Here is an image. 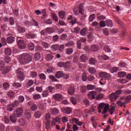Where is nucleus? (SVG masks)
<instances>
[{
  "instance_id": "nucleus-1",
  "label": "nucleus",
  "mask_w": 131,
  "mask_h": 131,
  "mask_svg": "<svg viewBox=\"0 0 131 131\" xmlns=\"http://www.w3.org/2000/svg\"><path fill=\"white\" fill-rule=\"evenodd\" d=\"M23 113V108L22 107H18L14 113L10 116V121L12 123H15L17 121V117H20Z\"/></svg>"
},
{
  "instance_id": "nucleus-2",
  "label": "nucleus",
  "mask_w": 131,
  "mask_h": 131,
  "mask_svg": "<svg viewBox=\"0 0 131 131\" xmlns=\"http://www.w3.org/2000/svg\"><path fill=\"white\" fill-rule=\"evenodd\" d=\"M19 59L20 63L23 65L28 64V63L32 61V57L29 53H24L21 54Z\"/></svg>"
},
{
  "instance_id": "nucleus-3",
  "label": "nucleus",
  "mask_w": 131,
  "mask_h": 131,
  "mask_svg": "<svg viewBox=\"0 0 131 131\" xmlns=\"http://www.w3.org/2000/svg\"><path fill=\"white\" fill-rule=\"evenodd\" d=\"M130 100H131L130 96H124L121 98L120 100L118 102V105H119V106H123L124 104H127V103H128V102H129Z\"/></svg>"
},
{
  "instance_id": "nucleus-4",
  "label": "nucleus",
  "mask_w": 131,
  "mask_h": 131,
  "mask_svg": "<svg viewBox=\"0 0 131 131\" xmlns=\"http://www.w3.org/2000/svg\"><path fill=\"white\" fill-rule=\"evenodd\" d=\"M109 104L100 103L98 107V109H103L102 114L105 115L107 114V112H108V110H109Z\"/></svg>"
},
{
  "instance_id": "nucleus-5",
  "label": "nucleus",
  "mask_w": 131,
  "mask_h": 131,
  "mask_svg": "<svg viewBox=\"0 0 131 131\" xmlns=\"http://www.w3.org/2000/svg\"><path fill=\"white\" fill-rule=\"evenodd\" d=\"M20 105V102L18 100L14 101L12 104H9L7 106V110L9 112H12L14 108L18 107Z\"/></svg>"
},
{
  "instance_id": "nucleus-6",
  "label": "nucleus",
  "mask_w": 131,
  "mask_h": 131,
  "mask_svg": "<svg viewBox=\"0 0 131 131\" xmlns=\"http://www.w3.org/2000/svg\"><path fill=\"white\" fill-rule=\"evenodd\" d=\"M16 40L17 41L18 48L20 50H24V49L26 48V46H25V43H24V41H23L21 37H18L16 39Z\"/></svg>"
},
{
  "instance_id": "nucleus-7",
  "label": "nucleus",
  "mask_w": 131,
  "mask_h": 131,
  "mask_svg": "<svg viewBox=\"0 0 131 131\" xmlns=\"http://www.w3.org/2000/svg\"><path fill=\"white\" fill-rule=\"evenodd\" d=\"M83 6L82 5L80 4L79 5V7L78 9H76V8H74L73 10L74 14L75 15V16H78V14H81V15H83Z\"/></svg>"
},
{
  "instance_id": "nucleus-8",
  "label": "nucleus",
  "mask_w": 131,
  "mask_h": 131,
  "mask_svg": "<svg viewBox=\"0 0 131 131\" xmlns=\"http://www.w3.org/2000/svg\"><path fill=\"white\" fill-rule=\"evenodd\" d=\"M76 88L73 85H71L68 88V94L70 95V96H72V95H74V93H75Z\"/></svg>"
},
{
  "instance_id": "nucleus-9",
  "label": "nucleus",
  "mask_w": 131,
  "mask_h": 131,
  "mask_svg": "<svg viewBox=\"0 0 131 131\" xmlns=\"http://www.w3.org/2000/svg\"><path fill=\"white\" fill-rule=\"evenodd\" d=\"M16 73L17 75L18 78H19L21 80H23L24 79V77L23 76V71L21 69H18L16 70Z\"/></svg>"
},
{
  "instance_id": "nucleus-10",
  "label": "nucleus",
  "mask_w": 131,
  "mask_h": 131,
  "mask_svg": "<svg viewBox=\"0 0 131 131\" xmlns=\"http://www.w3.org/2000/svg\"><path fill=\"white\" fill-rule=\"evenodd\" d=\"M53 98L55 101H61L63 99V95L61 94L56 93L53 95Z\"/></svg>"
},
{
  "instance_id": "nucleus-11",
  "label": "nucleus",
  "mask_w": 131,
  "mask_h": 131,
  "mask_svg": "<svg viewBox=\"0 0 131 131\" xmlns=\"http://www.w3.org/2000/svg\"><path fill=\"white\" fill-rule=\"evenodd\" d=\"M96 95L97 91H91L88 93V96L90 100H93V99H96Z\"/></svg>"
},
{
  "instance_id": "nucleus-12",
  "label": "nucleus",
  "mask_w": 131,
  "mask_h": 131,
  "mask_svg": "<svg viewBox=\"0 0 131 131\" xmlns=\"http://www.w3.org/2000/svg\"><path fill=\"white\" fill-rule=\"evenodd\" d=\"M28 106H30L31 107V110H32V111H35V110L37 109V105L32 101L28 102Z\"/></svg>"
},
{
  "instance_id": "nucleus-13",
  "label": "nucleus",
  "mask_w": 131,
  "mask_h": 131,
  "mask_svg": "<svg viewBox=\"0 0 131 131\" xmlns=\"http://www.w3.org/2000/svg\"><path fill=\"white\" fill-rule=\"evenodd\" d=\"M26 38H28V39L35 38V37H36V34L29 32V33L26 34Z\"/></svg>"
},
{
  "instance_id": "nucleus-14",
  "label": "nucleus",
  "mask_w": 131,
  "mask_h": 131,
  "mask_svg": "<svg viewBox=\"0 0 131 131\" xmlns=\"http://www.w3.org/2000/svg\"><path fill=\"white\" fill-rule=\"evenodd\" d=\"M61 111L65 114H70L72 110L70 107H62L61 108Z\"/></svg>"
},
{
  "instance_id": "nucleus-15",
  "label": "nucleus",
  "mask_w": 131,
  "mask_h": 131,
  "mask_svg": "<svg viewBox=\"0 0 131 131\" xmlns=\"http://www.w3.org/2000/svg\"><path fill=\"white\" fill-rule=\"evenodd\" d=\"M57 122L58 123H61V119H60V118L56 117L54 118L52 121L51 124L52 125H56V123H57Z\"/></svg>"
},
{
  "instance_id": "nucleus-16",
  "label": "nucleus",
  "mask_w": 131,
  "mask_h": 131,
  "mask_svg": "<svg viewBox=\"0 0 131 131\" xmlns=\"http://www.w3.org/2000/svg\"><path fill=\"white\" fill-rule=\"evenodd\" d=\"M80 61L81 62H86L87 60H89V57H88V55L87 54H83L80 56Z\"/></svg>"
},
{
  "instance_id": "nucleus-17",
  "label": "nucleus",
  "mask_w": 131,
  "mask_h": 131,
  "mask_svg": "<svg viewBox=\"0 0 131 131\" xmlns=\"http://www.w3.org/2000/svg\"><path fill=\"white\" fill-rule=\"evenodd\" d=\"M54 59V56H53V53L47 54L46 56V61H52Z\"/></svg>"
},
{
  "instance_id": "nucleus-18",
  "label": "nucleus",
  "mask_w": 131,
  "mask_h": 131,
  "mask_svg": "<svg viewBox=\"0 0 131 131\" xmlns=\"http://www.w3.org/2000/svg\"><path fill=\"white\" fill-rule=\"evenodd\" d=\"M15 41V37L13 36H9L7 38V42L8 43H13Z\"/></svg>"
},
{
  "instance_id": "nucleus-19",
  "label": "nucleus",
  "mask_w": 131,
  "mask_h": 131,
  "mask_svg": "<svg viewBox=\"0 0 131 131\" xmlns=\"http://www.w3.org/2000/svg\"><path fill=\"white\" fill-rule=\"evenodd\" d=\"M4 53L6 56H11L12 55V51L9 48H6Z\"/></svg>"
},
{
  "instance_id": "nucleus-20",
  "label": "nucleus",
  "mask_w": 131,
  "mask_h": 131,
  "mask_svg": "<svg viewBox=\"0 0 131 131\" xmlns=\"http://www.w3.org/2000/svg\"><path fill=\"white\" fill-rule=\"evenodd\" d=\"M97 63V59L95 58L91 57L89 59V64L90 65H96Z\"/></svg>"
},
{
  "instance_id": "nucleus-21",
  "label": "nucleus",
  "mask_w": 131,
  "mask_h": 131,
  "mask_svg": "<svg viewBox=\"0 0 131 131\" xmlns=\"http://www.w3.org/2000/svg\"><path fill=\"white\" fill-rule=\"evenodd\" d=\"M86 32H88V29H86V28H84L80 31V34L83 36H85L86 35Z\"/></svg>"
},
{
  "instance_id": "nucleus-22",
  "label": "nucleus",
  "mask_w": 131,
  "mask_h": 131,
  "mask_svg": "<svg viewBox=\"0 0 131 131\" xmlns=\"http://www.w3.org/2000/svg\"><path fill=\"white\" fill-rule=\"evenodd\" d=\"M72 32H73V33H76L77 34H78V33L80 32V28L76 27L74 28H73L72 29Z\"/></svg>"
},
{
  "instance_id": "nucleus-23",
  "label": "nucleus",
  "mask_w": 131,
  "mask_h": 131,
  "mask_svg": "<svg viewBox=\"0 0 131 131\" xmlns=\"http://www.w3.org/2000/svg\"><path fill=\"white\" fill-rule=\"evenodd\" d=\"M90 51H92V52H98L99 51V47L94 45L91 47Z\"/></svg>"
},
{
  "instance_id": "nucleus-24",
  "label": "nucleus",
  "mask_w": 131,
  "mask_h": 131,
  "mask_svg": "<svg viewBox=\"0 0 131 131\" xmlns=\"http://www.w3.org/2000/svg\"><path fill=\"white\" fill-rule=\"evenodd\" d=\"M88 71L91 74H96L97 73V70L95 68L90 67L89 68Z\"/></svg>"
},
{
  "instance_id": "nucleus-25",
  "label": "nucleus",
  "mask_w": 131,
  "mask_h": 131,
  "mask_svg": "<svg viewBox=\"0 0 131 131\" xmlns=\"http://www.w3.org/2000/svg\"><path fill=\"white\" fill-rule=\"evenodd\" d=\"M63 72L62 71H58L55 74V77L56 78H61L63 77Z\"/></svg>"
},
{
  "instance_id": "nucleus-26",
  "label": "nucleus",
  "mask_w": 131,
  "mask_h": 131,
  "mask_svg": "<svg viewBox=\"0 0 131 131\" xmlns=\"http://www.w3.org/2000/svg\"><path fill=\"white\" fill-rule=\"evenodd\" d=\"M27 46L29 48L30 51H33L34 50L35 46L34 44L32 42H29L27 43Z\"/></svg>"
},
{
  "instance_id": "nucleus-27",
  "label": "nucleus",
  "mask_w": 131,
  "mask_h": 131,
  "mask_svg": "<svg viewBox=\"0 0 131 131\" xmlns=\"http://www.w3.org/2000/svg\"><path fill=\"white\" fill-rule=\"evenodd\" d=\"M17 31L19 33H24L25 32V28L22 27L20 26H18L17 27Z\"/></svg>"
},
{
  "instance_id": "nucleus-28",
  "label": "nucleus",
  "mask_w": 131,
  "mask_h": 131,
  "mask_svg": "<svg viewBox=\"0 0 131 131\" xmlns=\"http://www.w3.org/2000/svg\"><path fill=\"white\" fill-rule=\"evenodd\" d=\"M105 24L108 27H112L113 26V23H112V20L111 19H107L105 21Z\"/></svg>"
},
{
  "instance_id": "nucleus-29",
  "label": "nucleus",
  "mask_w": 131,
  "mask_h": 131,
  "mask_svg": "<svg viewBox=\"0 0 131 131\" xmlns=\"http://www.w3.org/2000/svg\"><path fill=\"white\" fill-rule=\"evenodd\" d=\"M118 97V96L114 93H113L110 95V99L111 100H112V101H114V100H116Z\"/></svg>"
},
{
  "instance_id": "nucleus-30",
  "label": "nucleus",
  "mask_w": 131,
  "mask_h": 131,
  "mask_svg": "<svg viewBox=\"0 0 131 131\" xmlns=\"http://www.w3.org/2000/svg\"><path fill=\"white\" fill-rule=\"evenodd\" d=\"M35 118H39L41 116V112L40 111H37L34 115Z\"/></svg>"
},
{
  "instance_id": "nucleus-31",
  "label": "nucleus",
  "mask_w": 131,
  "mask_h": 131,
  "mask_svg": "<svg viewBox=\"0 0 131 131\" xmlns=\"http://www.w3.org/2000/svg\"><path fill=\"white\" fill-rule=\"evenodd\" d=\"M3 88L5 91H8L10 88V84L8 82H4L3 83Z\"/></svg>"
},
{
  "instance_id": "nucleus-32",
  "label": "nucleus",
  "mask_w": 131,
  "mask_h": 131,
  "mask_svg": "<svg viewBox=\"0 0 131 131\" xmlns=\"http://www.w3.org/2000/svg\"><path fill=\"white\" fill-rule=\"evenodd\" d=\"M71 67V62L70 61H67L64 62V68H67L69 69Z\"/></svg>"
},
{
  "instance_id": "nucleus-33",
  "label": "nucleus",
  "mask_w": 131,
  "mask_h": 131,
  "mask_svg": "<svg viewBox=\"0 0 131 131\" xmlns=\"http://www.w3.org/2000/svg\"><path fill=\"white\" fill-rule=\"evenodd\" d=\"M11 69V68L10 67H7L6 68H4V71H2L3 74H7L9 71H10V70Z\"/></svg>"
},
{
  "instance_id": "nucleus-34",
  "label": "nucleus",
  "mask_w": 131,
  "mask_h": 131,
  "mask_svg": "<svg viewBox=\"0 0 131 131\" xmlns=\"http://www.w3.org/2000/svg\"><path fill=\"white\" fill-rule=\"evenodd\" d=\"M34 57L36 61H38L40 58V54H39L38 52L35 53Z\"/></svg>"
},
{
  "instance_id": "nucleus-35",
  "label": "nucleus",
  "mask_w": 131,
  "mask_h": 131,
  "mask_svg": "<svg viewBox=\"0 0 131 131\" xmlns=\"http://www.w3.org/2000/svg\"><path fill=\"white\" fill-rule=\"evenodd\" d=\"M59 110H58L57 108H53L51 111V113L53 114V115H55V114H59Z\"/></svg>"
},
{
  "instance_id": "nucleus-36",
  "label": "nucleus",
  "mask_w": 131,
  "mask_h": 131,
  "mask_svg": "<svg viewBox=\"0 0 131 131\" xmlns=\"http://www.w3.org/2000/svg\"><path fill=\"white\" fill-rule=\"evenodd\" d=\"M5 70V62L3 61H0V70L3 71Z\"/></svg>"
},
{
  "instance_id": "nucleus-37",
  "label": "nucleus",
  "mask_w": 131,
  "mask_h": 131,
  "mask_svg": "<svg viewBox=\"0 0 131 131\" xmlns=\"http://www.w3.org/2000/svg\"><path fill=\"white\" fill-rule=\"evenodd\" d=\"M45 126L46 129H50V126H51V121H47L45 123Z\"/></svg>"
},
{
  "instance_id": "nucleus-38",
  "label": "nucleus",
  "mask_w": 131,
  "mask_h": 131,
  "mask_svg": "<svg viewBox=\"0 0 131 131\" xmlns=\"http://www.w3.org/2000/svg\"><path fill=\"white\" fill-rule=\"evenodd\" d=\"M33 85V80H29L27 83V88H30Z\"/></svg>"
},
{
  "instance_id": "nucleus-39",
  "label": "nucleus",
  "mask_w": 131,
  "mask_h": 131,
  "mask_svg": "<svg viewBox=\"0 0 131 131\" xmlns=\"http://www.w3.org/2000/svg\"><path fill=\"white\" fill-rule=\"evenodd\" d=\"M95 89H96V86L95 85L88 84L87 85V90L91 91L92 90H95Z\"/></svg>"
},
{
  "instance_id": "nucleus-40",
  "label": "nucleus",
  "mask_w": 131,
  "mask_h": 131,
  "mask_svg": "<svg viewBox=\"0 0 131 131\" xmlns=\"http://www.w3.org/2000/svg\"><path fill=\"white\" fill-rule=\"evenodd\" d=\"M51 17L53 18V20L56 22H58V16H57V14L55 13H52Z\"/></svg>"
},
{
  "instance_id": "nucleus-41",
  "label": "nucleus",
  "mask_w": 131,
  "mask_h": 131,
  "mask_svg": "<svg viewBox=\"0 0 131 131\" xmlns=\"http://www.w3.org/2000/svg\"><path fill=\"white\" fill-rule=\"evenodd\" d=\"M51 49L52 51H56L59 49V45H53L51 46Z\"/></svg>"
},
{
  "instance_id": "nucleus-42",
  "label": "nucleus",
  "mask_w": 131,
  "mask_h": 131,
  "mask_svg": "<svg viewBox=\"0 0 131 131\" xmlns=\"http://www.w3.org/2000/svg\"><path fill=\"white\" fill-rule=\"evenodd\" d=\"M66 53L68 55H71L73 53V49L72 48H68L66 50Z\"/></svg>"
},
{
  "instance_id": "nucleus-43",
  "label": "nucleus",
  "mask_w": 131,
  "mask_h": 131,
  "mask_svg": "<svg viewBox=\"0 0 131 131\" xmlns=\"http://www.w3.org/2000/svg\"><path fill=\"white\" fill-rule=\"evenodd\" d=\"M58 15L61 19H63L64 17H65V12L64 11H60L58 12Z\"/></svg>"
},
{
  "instance_id": "nucleus-44",
  "label": "nucleus",
  "mask_w": 131,
  "mask_h": 131,
  "mask_svg": "<svg viewBox=\"0 0 131 131\" xmlns=\"http://www.w3.org/2000/svg\"><path fill=\"white\" fill-rule=\"evenodd\" d=\"M8 20H9V24H10V25L13 26V25H14V24H15L14 18H13V17H10Z\"/></svg>"
},
{
  "instance_id": "nucleus-45",
  "label": "nucleus",
  "mask_w": 131,
  "mask_h": 131,
  "mask_svg": "<svg viewBox=\"0 0 131 131\" xmlns=\"http://www.w3.org/2000/svg\"><path fill=\"white\" fill-rule=\"evenodd\" d=\"M126 75V73L125 72H120L118 73L119 77H124Z\"/></svg>"
},
{
  "instance_id": "nucleus-46",
  "label": "nucleus",
  "mask_w": 131,
  "mask_h": 131,
  "mask_svg": "<svg viewBox=\"0 0 131 131\" xmlns=\"http://www.w3.org/2000/svg\"><path fill=\"white\" fill-rule=\"evenodd\" d=\"M42 96L45 98H46L47 97H48V96H49V91H48L47 90H45L43 91L42 93Z\"/></svg>"
},
{
  "instance_id": "nucleus-47",
  "label": "nucleus",
  "mask_w": 131,
  "mask_h": 131,
  "mask_svg": "<svg viewBox=\"0 0 131 131\" xmlns=\"http://www.w3.org/2000/svg\"><path fill=\"white\" fill-rule=\"evenodd\" d=\"M51 118V114L49 113H48L45 115V120H47V121H50V119Z\"/></svg>"
},
{
  "instance_id": "nucleus-48",
  "label": "nucleus",
  "mask_w": 131,
  "mask_h": 131,
  "mask_svg": "<svg viewBox=\"0 0 131 131\" xmlns=\"http://www.w3.org/2000/svg\"><path fill=\"white\" fill-rule=\"evenodd\" d=\"M40 95L39 94H34L33 96V99H34V100H38V99H40Z\"/></svg>"
},
{
  "instance_id": "nucleus-49",
  "label": "nucleus",
  "mask_w": 131,
  "mask_h": 131,
  "mask_svg": "<svg viewBox=\"0 0 131 131\" xmlns=\"http://www.w3.org/2000/svg\"><path fill=\"white\" fill-rule=\"evenodd\" d=\"M99 76L100 77H107V73L105 72H102L99 73Z\"/></svg>"
},
{
  "instance_id": "nucleus-50",
  "label": "nucleus",
  "mask_w": 131,
  "mask_h": 131,
  "mask_svg": "<svg viewBox=\"0 0 131 131\" xmlns=\"http://www.w3.org/2000/svg\"><path fill=\"white\" fill-rule=\"evenodd\" d=\"M95 17H96V15H95V14H92L89 17V21L90 22H93V21H94V20H95Z\"/></svg>"
},
{
  "instance_id": "nucleus-51",
  "label": "nucleus",
  "mask_w": 131,
  "mask_h": 131,
  "mask_svg": "<svg viewBox=\"0 0 131 131\" xmlns=\"http://www.w3.org/2000/svg\"><path fill=\"white\" fill-rule=\"evenodd\" d=\"M71 101L72 104H73L74 105H76V104H77V100H76V99L74 98V97H71Z\"/></svg>"
},
{
  "instance_id": "nucleus-52",
  "label": "nucleus",
  "mask_w": 131,
  "mask_h": 131,
  "mask_svg": "<svg viewBox=\"0 0 131 131\" xmlns=\"http://www.w3.org/2000/svg\"><path fill=\"white\" fill-rule=\"evenodd\" d=\"M66 47H72L74 46V42L73 41H69L66 44Z\"/></svg>"
},
{
  "instance_id": "nucleus-53",
  "label": "nucleus",
  "mask_w": 131,
  "mask_h": 131,
  "mask_svg": "<svg viewBox=\"0 0 131 131\" xmlns=\"http://www.w3.org/2000/svg\"><path fill=\"white\" fill-rule=\"evenodd\" d=\"M25 116L26 118H28V119H29L31 118V113L30 112H27L25 114Z\"/></svg>"
},
{
  "instance_id": "nucleus-54",
  "label": "nucleus",
  "mask_w": 131,
  "mask_h": 131,
  "mask_svg": "<svg viewBox=\"0 0 131 131\" xmlns=\"http://www.w3.org/2000/svg\"><path fill=\"white\" fill-rule=\"evenodd\" d=\"M13 86L16 89H17V88H21V84H20V83L15 82L13 83Z\"/></svg>"
},
{
  "instance_id": "nucleus-55",
  "label": "nucleus",
  "mask_w": 131,
  "mask_h": 131,
  "mask_svg": "<svg viewBox=\"0 0 131 131\" xmlns=\"http://www.w3.org/2000/svg\"><path fill=\"white\" fill-rule=\"evenodd\" d=\"M67 38V34H62L60 36V39H61V40H65V39H66Z\"/></svg>"
},
{
  "instance_id": "nucleus-56",
  "label": "nucleus",
  "mask_w": 131,
  "mask_h": 131,
  "mask_svg": "<svg viewBox=\"0 0 131 131\" xmlns=\"http://www.w3.org/2000/svg\"><path fill=\"white\" fill-rule=\"evenodd\" d=\"M103 49H104L105 52H107V53L111 52V50L109 48V46H108L107 45L104 46Z\"/></svg>"
},
{
  "instance_id": "nucleus-57",
  "label": "nucleus",
  "mask_w": 131,
  "mask_h": 131,
  "mask_svg": "<svg viewBox=\"0 0 131 131\" xmlns=\"http://www.w3.org/2000/svg\"><path fill=\"white\" fill-rule=\"evenodd\" d=\"M100 26L101 27H105L106 26V21L101 20L99 23Z\"/></svg>"
},
{
  "instance_id": "nucleus-58",
  "label": "nucleus",
  "mask_w": 131,
  "mask_h": 131,
  "mask_svg": "<svg viewBox=\"0 0 131 131\" xmlns=\"http://www.w3.org/2000/svg\"><path fill=\"white\" fill-rule=\"evenodd\" d=\"M18 122L21 125H24V124H25V120L24 119H19L18 120Z\"/></svg>"
},
{
  "instance_id": "nucleus-59",
  "label": "nucleus",
  "mask_w": 131,
  "mask_h": 131,
  "mask_svg": "<svg viewBox=\"0 0 131 131\" xmlns=\"http://www.w3.org/2000/svg\"><path fill=\"white\" fill-rule=\"evenodd\" d=\"M46 32H47V33H53L54 32V31L51 28H47L46 29Z\"/></svg>"
},
{
  "instance_id": "nucleus-60",
  "label": "nucleus",
  "mask_w": 131,
  "mask_h": 131,
  "mask_svg": "<svg viewBox=\"0 0 131 131\" xmlns=\"http://www.w3.org/2000/svg\"><path fill=\"white\" fill-rule=\"evenodd\" d=\"M25 98H24V96H20L18 97V101L20 102V103H23L24 102V100Z\"/></svg>"
},
{
  "instance_id": "nucleus-61",
  "label": "nucleus",
  "mask_w": 131,
  "mask_h": 131,
  "mask_svg": "<svg viewBox=\"0 0 131 131\" xmlns=\"http://www.w3.org/2000/svg\"><path fill=\"white\" fill-rule=\"evenodd\" d=\"M52 39L53 41H58V40L59 39V35H55L53 36Z\"/></svg>"
},
{
  "instance_id": "nucleus-62",
  "label": "nucleus",
  "mask_w": 131,
  "mask_h": 131,
  "mask_svg": "<svg viewBox=\"0 0 131 131\" xmlns=\"http://www.w3.org/2000/svg\"><path fill=\"white\" fill-rule=\"evenodd\" d=\"M81 92L82 93H85L86 92V86H81Z\"/></svg>"
},
{
  "instance_id": "nucleus-63",
  "label": "nucleus",
  "mask_w": 131,
  "mask_h": 131,
  "mask_svg": "<svg viewBox=\"0 0 131 131\" xmlns=\"http://www.w3.org/2000/svg\"><path fill=\"white\" fill-rule=\"evenodd\" d=\"M31 76L32 78H35L37 76V73H36L35 72H32L31 73Z\"/></svg>"
},
{
  "instance_id": "nucleus-64",
  "label": "nucleus",
  "mask_w": 131,
  "mask_h": 131,
  "mask_svg": "<svg viewBox=\"0 0 131 131\" xmlns=\"http://www.w3.org/2000/svg\"><path fill=\"white\" fill-rule=\"evenodd\" d=\"M39 76L41 79H42L43 80H46V75H45V74L41 73L39 75Z\"/></svg>"
}]
</instances>
